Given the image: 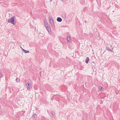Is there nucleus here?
Segmentation results:
<instances>
[{
  "mask_svg": "<svg viewBox=\"0 0 120 120\" xmlns=\"http://www.w3.org/2000/svg\"><path fill=\"white\" fill-rule=\"evenodd\" d=\"M15 16H14L13 17H12L10 19L8 20V22L9 23H10L13 25H14L15 23L14 22L15 19Z\"/></svg>",
  "mask_w": 120,
  "mask_h": 120,
  "instance_id": "obj_1",
  "label": "nucleus"
},
{
  "mask_svg": "<svg viewBox=\"0 0 120 120\" xmlns=\"http://www.w3.org/2000/svg\"><path fill=\"white\" fill-rule=\"evenodd\" d=\"M25 82L26 86H27V89L28 90H29L30 89V83L29 82V81L27 80H26Z\"/></svg>",
  "mask_w": 120,
  "mask_h": 120,
  "instance_id": "obj_2",
  "label": "nucleus"
},
{
  "mask_svg": "<svg viewBox=\"0 0 120 120\" xmlns=\"http://www.w3.org/2000/svg\"><path fill=\"white\" fill-rule=\"evenodd\" d=\"M46 28L48 31L49 33L51 34V30L49 26H47L46 27Z\"/></svg>",
  "mask_w": 120,
  "mask_h": 120,
  "instance_id": "obj_3",
  "label": "nucleus"
},
{
  "mask_svg": "<svg viewBox=\"0 0 120 120\" xmlns=\"http://www.w3.org/2000/svg\"><path fill=\"white\" fill-rule=\"evenodd\" d=\"M57 20L58 22H61L62 21V19L60 17H58L57 19Z\"/></svg>",
  "mask_w": 120,
  "mask_h": 120,
  "instance_id": "obj_4",
  "label": "nucleus"
},
{
  "mask_svg": "<svg viewBox=\"0 0 120 120\" xmlns=\"http://www.w3.org/2000/svg\"><path fill=\"white\" fill-rule=\"evenodd\" d=\"M22 49V50H23V52H24L25 53H28L29 52V51H27L26 50L22 48H21Z\"/></svg>",
  "mask_w": 120,
  "mask_h": 120,
  "instance_id": "obj_5",
  "label": "nucleus"
},
{
  "mask_svg": "<svg viewBox=\"0 0 120 120\" xmlns=\"http://www.w3.org/2000/svg\"><path fill=\"white\" fill-rule=\"evenodd\" d=\"M89 58L88 57H87L85 60L86 63V64H88L89 62Z\"/></svg>",
  "mask_w": 120,
  "mask_h": 120,
  "instance_id": "obj_6",
  "label": "nucleus"
},
{
  "mask_svg": "<svg viewBox=\"0 0 120 120\" xmlns=\"http://www.w3.org/2000/svg\"><path fill=\"white\" fill-rule=\"evenodd\" d=\"M44 25H45V27H46H46H47V26H48L49 25H48V23H47L46 22L45 23L44 21Z\"/></svg>",
  "mask_w": 120,
  "mask_h": 120,
  "instance_id": "obj_7",
  "label": "nucleus"
},
{
  "mask_svg": "<svg viewBox=\"0 0 120 120\" xmlns=\"http://www.w3.org/2000/svg\"><path fill=\"white\" fill-rule=\"evenodd\" d=\"M52 19H53L51 17V16L49 18V21L50 23L52 22Z\"/></svg>",
  "mask_w": 120,
  "mask_h": 120,
  "instance_id": "obj_8",
  "label": "nucleus"
},
{
  "mask_svg": "<svg viewBox=\"0 0 120 120\" xmlns=\"http://www.w3.org/2000/svg\"><path fill=\"white\" fill-rule=\"evenodd\" d=\"M103 88V87L101 86H99L98 87V89L100 90H101Z\"/></svg>",
  "mask_w": 120,
  "mask_h": 120,
  "instance_id": "obj_9",
  "label": "nucleus"
},
{
  "mask_svg": "<svg viewBox=\"0 0 120 120\" xmlns=\"http://www.w3.org/2000/svg\"><path fill=\"white\" fill-rule=\"evenodd\" d=\"M51 25L52 26V27H54V24L53 23V19H52V22H51Z\"/></svg>",
  "mask_w": 120,
  "mask_h": 120,
  "instance_id": "obj_10",
  "label": "nucleus"
},
{
  "mask_svg": "<svg viewBox=\"0 0 120 120\" xmlns=\"http://www.w3.org/2000/svg\"><path fill=\"white\" fill-rule=\"evenodd\" d=\"M71 38L70 37L68 36L67 38V40L68 41H69L71 40Z\"/></svg>",
  "mask_w": 120,
  "mask_h": 120,
  "instance_id": "obj_11",
  "label": "nucleus"
},
{
  "mask_svg": "<svg viewBox=\"0 0 120 120\" xmlns=\"http://www.w3.org/2000/svg\"><path fill=\"white\" fill-rule=\"evenodd\" d=\"M107 49L109 51H110L111 52L112 51V50L110 49L109 48H107Z\"/></svg>",
  "mask_w": 120,
  "mask_h": 120,
  "instance_id": "obj_12",
  "label": "nucleus"
},
{
  "mask_svg": "<svg viewBox=\"0 0 120 120\" xmlns=\"http://www.w3.org/2000/svg\"><path fill=\"white\" fill-rule=\"evenodd\" d=\"M51 114L52 115H54L55 114V113L53 111H52L51 112Z\"/></svg>",
  "mask_w": 120,
  "mask_h": 120,
  "instance_id": "obj_13",
  "label": "nucleus"
},
{
  "mask_svg": "<svg viewBox=\"0 0 120 120\" xmlns=\"http://www.w3.org/2000/svg\"><path fill=\"white\" fill-rule=\"evenodd\" d=\"M16 81L17 82H19L20 81L19 79L18 78H17L16 79Z\"/></svg>",
  "mask_w": 120,
  "mask_h": 120,
  "instance_id": "obj_14",
  "label": "nucleus"
},
{
  "mask_svg": "<svg viewBox=\"0 0 120 120\" xmlns=\"http://www.w3.org/2000/svg\"><path fill=\"white\" fill-rule=\"evenodd\" d=\"M24 113V112L23 111H22L20 112V113L22 115Z\"/></svg>",
  "mask_w": 120,
  "mask_h": 120,
  "instance_id": "obj_15",
  "label": "nucleus"
},
{
  "mask_svg": "<svg viewBox=\"0 0 120 120\" xmlns=\"http://www.w3.org/2000/svg\"><path fill=\"white\" fill-rule=\"evenodd\" d=\"M2 76V73H0V78H1Z\"/></svg>",
  "mask_w": 120,
  "mask_h": 120,
  "instance_id": "obj_16",
  "label": "nucleus"
},
{
  "mask_svg": "<svg viewBox=\"0 0 120 120\" xmlns=\"http://www.w3.org/2000/svg\"><path fill=\"white\" fill-rule=\"evenodd\" d=\"M36 114H34L33 115V117H34V118L35 117V116H36Z\"/></svg>",
  "mask_w": 120,
  "mask_h": 120,
  "instance_id": "obj_17",
  "label": "nucleus"
},
{
  "mask_svg": "<svg viewBox=\"0 0 120 120\" xmlns=\"http://www.w3.org/2000/svg\"><path fill=\"white\" fill-rule=\"evenodd\" d=\"M60 0L61 1H62V2H63V1H64V0Z\"/></svg>",
  "mask_w": 120,
  "mask_h": 120,
  "instance_id": "obj_18",
  "label": "nucleus"
},
{
  "mask_svg": "<svg viewBox=\"0 0 120 120\" xmlns=\"http://www.w3.org/2000/svg\"><path fill=\"white\" fill-rule=\"evenodd\" d=\"M111 47H112V46L111 45Z\"/></svg>",
  "mask_w": 120,
  "mask_h": 120,
  "instance_id": "obj_19",
  "label": "nucleus"
}]
</instances>
